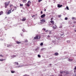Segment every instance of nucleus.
Here are the masks:
<instances>
[{
  "mask_svg": "<svg viewBox=\"0 0 76 76\" xmlns=\"http://www.w3.org/2000/svg\"><path fill=\"white\" fill-rule=\"evenodd\" d=\"M30 4H31V1H29L28 2V3L26 4V5L28 7H29V6H30Z\"/></svg>",
  "mask_w": 76,
  "mask_h": 76,
  "instance_id": "39448f33",
  "label": "nucleus"
},
{
  "mask_svg": "<svg viewBox=\"0 0 76 76\" xmlns=\"http://www.w3.org/2000/svg\"><path fill=\"white\" fill-rule=\"evenodd\" d=\"M60 73H65V72L64 71L63 72H60Z\"/></svg>",
  "mask_w": 76,
  "mask_h": 76,
  "instance_id": "412c9836",
  "label": "nucleus"
},
{
  "mask_svg": "<svg viewBox=\"0 0 76 76\" xmlns=\"http://www.w3.org/2000/svg\"><path fill=\"white\" fill-rule=\"evenodd\" d=\"M44 50H45V48H43L41 49V51H44Z\"/></svg>",
  "mask_w": 76,
  "mask_h": 76,
  "instance_id": "4468645a",
  "label": "nucleus"
},
{
  "mask_svg": "<svg viewBox=\"0 0 76 76\" xmlns=\"http://www.w3.org/2000/svg\"><path fill=\"white\" fill-rule=\"evenodd\" d=\"M50 22L51 23H52V25H54V21L53 20H51L50 21Z\"/></svg>",
  "mask_w": 76,
  "mask_h": 76,
  "instance_id": "6e6552de",
  "label": "nucleus"
},
{
  "mask_svg": "<svg viewBox=\"0 0 76 76\" xmlns=\"http://www.w3.org/2000/svg\"><path fill=\"white\" fill-rule=\"evenodd\" d=\"M0 57H3V56H2V55L1 54L0 55Z\"/></svg>",
  "mask_w": 76,
  "mask_h": 76,
  "instance_id": "f704fd0d",
  "label": "nucleus"
},
{
  "mask_svg": "<svg viewBox=\"0 0 76 76\" xmlns=\"http://www.w3.org/2000/svg\"><path fill=\"white\" fill-rule=\"evenodd\" d=\"M22 31L23 32H25V30H22Z\"/></svg>",
  "mask_w": 76,
  "mask_h": 76,
  "instance_id": "72a5a7b5",
  "label": "nucleus"
},
{
  "mask_svg": "<svg viewBox=\"0 0 76 76\" xmlns=\"http://www.w3.org/2000/svg\"><path fill=\"white\" fill-rule=\"evenodd\" d=\"M15 9H17V7H15Z\"/></svg>",
  "mask_w": 76,
  "mask_h": 76,
  "instance_id": "de8ad7c7",
  "label": "nucleus"
},
{
  "mask_svg": "<svg viewBox=\"0 0 76 76\" xmlns=\"http://www.w3.org/2000/svg\"><path fill=\"white\" fill-rule=\"evenodd\" d=\"M74 23H76V22H74Z\"/></svg>",
  "mask_w": 76,
  "mask_h": 76,
  "instance_id": "3c124183",
  "label": "nucleus"
},
{
  "mask_svg": "<svg viewBox=\"0 0 76 76\" xmlns=\"http://www.w3.org/2000/svg\"><path fill=\"white\" fill-rule=\"evenodd\" d=\"M23 76H27V75H23Z\"/></svg>",
  "mask_w": 76,
  "mask_h": 76,
  "instance_id": "a18cd8bd",
  "label": "nucleus"
},
{
  "mask_svg": "<svg viewBox=\"0 0 76 76\" xmlns=\"http://www.w3.org/2000/svg\"><path fill=\"white\" fill-rule=\"evenodd\" d=\"M10 7H13V5H10Z\"/></svg>",
  "mask_w": 76,
  "mask_h": 76,
  "instance_id": "a211bd4d",
  "label": "nucleus"
},
{
  "mask_svg": "<svg viewBox=\"0 0 76 76\" xmlns=\"http://www.w3.org/2000/svg\"><path fill=\"white\" fill-rule=\"evenodd\" d=\"M43 45V43L42 42L41 43L40 45H41V46H42V45Z\"/></svg>",
  "mask_w": 76,
  "mask_h": 76,
  "instance_id": "5701e85b",
  "label": "nucleus"
},
{
  "mask_svg": "<svg viewBox=\"0 0 76 76\" xmlns=\"http://www.w3.org/2000/svg\"><path fill=\"white\" fill-rule=\"evenodd\" d=\"M45 14H44L41 16V18H45Z\"/></svg>",
  "mask_w": 76,
  "mask_h": 76,
  "instance_id": "423d86ee",
  "label": "nucleus"
},
{
  "mask_svg": "<svg viewBox=\"0 0 76 76\" xmlns=\"http://www.w3.org/2000/svg\"><path fill=\"white\" fill-rule=\"evenodd\" d=\"M75 76H76V75H75Z\"/></svg>",
  "mask_w": 76,
  "mask_h": 76,
  "instance_id": "5fc2aeb1",
  "label": "nucleus"
},
{
  "mask_svg": "<svg viewBox=\"0 0 76 76\" xmlns=\"http://www.w3.org/2000/svg\"><path fill=\"white\" fill-rule=\"evenodd\" d=\"M11 45H8L7 46V47H11Z\"/></svg>",
  "mask_w": 76,
  "mask_h": 76,
  "instance_id": "58836bf2",
  "label": "nucleus"
},
{
  "mask_svg": "<svg viewBox=\"0 0 76 76\" xmlns=\"http://www.w3.org/2000/svg\"><path fill=\"white\" fill-rule=\"evenodd\" d=\"M10 3V1H9L8 2H6L4 3L5 7V8H7V6L9 5V3Z\"/></svg>",
  "mask_w": 76,
  "mask_h": 76,
  "instance_id": "f257e3e1",
  "label": "nucleus"
},
{
  "mask_svg": "<svg viewBox=\"0 0 76 76\" xmlns=\"http://www.w3.org/2000/svg\"><path fill=\"white\" fill-rule=\"evenodd\" d=\"M26 19L25 18H24L22 20V21H23V22H24V21H25L26 20Z\"/></svg>",
  "mask_w": 76,
  "mask_h": 76,
  "instance_id": "9d476101",
  "label": "nucleus"
},
{
  "mask_svg": "<svg viewBox=\"0 0 76 76\" xmlns=\"http://www.w3.org/2000/svg\"><path fill=\"white\" fill-rule=\"evenodd\" d=\"M51 26L52 27V28L53 29H56L57 28V26L56 25H55L54 26L53 25Z\"/></svg>",
  "mask_w": 76,
  "mask_h": 76,
  "instance_id": "7ed1b4c3",
  "label": "nucleus"
},
{
  "mask_svg": "<svg viewBox=\"0 0 76 76\" xmlns=\"http://www.w3.org/2000/svg\"><path fill=\"white\" fill-rule=\"evenodd\" d=\"M75 70H76V66H75Z\"/></svg>",
  "mask_w": 76,
  "mask_h": 76,
  "instance_id": "c03bdc74",
  "label": "nucleus"
},
{
  "mask_svg": "<svg viewBox=\"0 0 76 76\" xmlns=\"http://www.w3.org/2000/svg\"><path fill=\"white\" fill-rule=\"evenodd\" d=\"M41 14H42V13H43V12H42V11H41Z\"/></svg>",
  "mask_w": 76,
  "mask_h": 76,
  "instance_id": "ea45409f",
  "label": "nucleus"
},
{
  "mask_svg": "<svg viewBox=\"0 0 76 76\" xmlns=\"http://www.w3.org/2000/svg\"><path fill=\"white\" fill-rule=\"evenodd\" d=\"M44 11L45 12L46 11V9H45L44 10Z\"/></svg>",
  "mask_w": 76,
  "mask_h": 76,
  "instance_id": "49530a36",
  "label": "nucleus"
},
{
  "mask_svg": "<svg viewBox=\"0 0 76 76\" xmlns=\"http://www.w3.org/2000/svg\"><path fill=\"white\" fill-rule=\"evenodd\" d=\"M28 42V41L27 40H26L25 41V42Z\"/></svg>",
  "mask_w": 76,
  "mask_h": 76,
  "instance_id": "bb28decb",
  "label": "nucleus"
},
{
  "mask_svg": "<svg viewBox=\"0 0 76 76\" xmlns=\"http://www.w3.org/2000/svg\"><path fill=\"white\" fill-rule=\"evenodd\" d=\"M43 30H44V31H45V28H43Z\"/></svg>",
  "mask_w": 76,
  "mask_h": 76,
  "instance_id": "a19ab883",
  "label": "nucleus"
},
{
  "mask_svg": "<svg viewBox=\"0 0 76 76\" xmlns=\"http://www.w3.org/2000/svg\"><path fill=\"white\" fill-rule=\"evenodd\" d=\"M58 18H60V17H61V15H58Z\"/></svg>",
  "mask_w": 76,
  "mask_h": 76,
  "instance_id": "393cba45",
  "label": "nucleus"
},
{
  "mask_svg": "<svg viewBox=\"0 0 76 76\" xmlns=\"http://www.w3.org/2000/svg\"><path fill=\"white\" fill-rule=\"evenodd\" d=\"M75 32H76V30H75Z\"/></svg>",
  "mask_w": 76,
  "mask_h": 76,
  "instance_id": "603ef678",
  "label": "nucleus"
},
{
  "mask_svg": "<svg viewBox=\"0 0 76 76\" xmlns=\"http://www.w3.org/2000/svg\"><path fill=\"white\" fill-rule=\"evenodd\" d=\"M67 19H68V18H67L66 17L65 18V20H67Z\"/></svg>",
  "mask_w": 76,
  "mask_h": 76,
  "instance_id": "cd10ccee",
  "label": "nucleus"
},
{
  "mask_svg": "<svg viewBox=\"0 0 76 76\" xmlns=\"http://www.w3.org/2000/svg\"><path fill=\"white\" fill-rule=\"evenodd\" d=\"M21 36L22 37H23V34H22H22H21Z\"/></svg>",
  "mask_w": 76,
  "mask_h": 76,
  "instance_id": "2f4dec72",
  "label": "nucleus"
},
{
  "mask_svg": "<svg viewBox=\"0 0 76 76\" xmlns=\"http://www.w3.org/2000/svg\"><path fill=\"white\" fill-rule=\"evenodd\" d=\"M54 55L55 56H58V53L56 52L54 53Z\"/></svg>",
  "mask_w": 76,
  "mask_h": 76,
  "instance_id": "ddd939ff",
  "label": "nucleus"
},
{
  "mask_svg": "<svg viewBox=\"0 0 76 76\" xmlns=\"http://www.w3.org/2000/svg\"><path fill=\"white\" fill-rule=\"evenodd\" d=\"M52 25V24H49V26H51V25Z\"/></svg>",
  "mask_w": 76,
  "mask_h": 76,
  "instance_id": "37998d69",
  "label": "nucleus"
},
{
  "mask_svg": "<svg viewBox=\"0 0 76 76\" xmlns=\"http://www.w3.org/2000/svg\"><path fill=\"white\" fill-rule=\"evenodd\" d=\"M47 37H48V38H50V35H48V36Z\"/></svg>",
  "mask_w": 76,
  "mask_h": 76,
  "instance_id": "4c0bfd02",
  "label": "nucleus"
},
{
  "mask_svg": "<svg viewBox=\"0 0 76 76\" xmlns=\"http://www.w3.org/2000/svg\"><path fill=\"white\" fill-rule=\"evenodd\" d=\"M19 67H20V66H19Z\"/></svg>",
  "mask_w": 76,
  "mask_h": 76,
  "instance_id": "6e6d98bb",
  "label": "nucleus"
},
{
  "mask_svg": "<svg viewBox=\"0 0 76 76\" xmlns=\"http://www.w3.org/2000/svg\"><path fill=\"white\" fill-rule=\"evenodd\" d=\"M26 1H27V0H23V2L24 3H26Z\"/></svg>",
  "mask_w": 76,
  "mask_h": 76,
  "instance_id": "f8f14e48",
  "label": "nucleus"
},
{
  "mask_svg": "<svg viewBox=\"0 0 76 76\" xmlns=\"http://www.w3.org/2000/svg\"><path fill=\"white\" fill-rule=\"evenodd\" d=\"M2 14H3V12L2 11H1L0 12V15H2Z\"/></svg>",
  "mask_w": 76,
  "mask_h": 76,
  "instance_id": "6ab92c4d",
  "label": "nucleus"
},
{
  "mask_svg": "<svg viewBox=\"0 0 76 76\" xmlns=\"http://www.w3.org/2000/svg\"><path fill=\"white\" fill-rule=\"evenodd\" d=\"M51 32H52L51 31L49 32L50 34H51V33H52Z\"/></svg>",
  "mask_w": 76,
  "mask_h": 76,
  "instance_id": "473e14b6",
  "label": "nucleus"
},
{
  "mask_svg": "<svg viewBox=\"0 0 76 76\" xmlns=\"http://www.w3.org/2000/svg\"><path fill=\"white\" fill-rule=\"evenodd\" d=\"M37 56L38 57H39V58H40V57H41V56H40L39 55H38Z\"/></svg>",
  "mask_w": 76,
  "mask_h": 76,
  "instance_id": "b1692460",
  "label": "nucleus"
},
{
  "mask_svg": "<svg viewBox=\"0 0 76 76\" xmlns=\"http://www.w3.org/2000/svg\"><path fill=\"white\" fill-rule=\"evenodd\" d=\"M3 60H6V59H0V61H3Z\"/></svg>",
  "mask_w": 76,
  "mask_h": 76,
  "instance_id": "dca6fc26",
  "label": "nucleus"
},
{
  "mask_svg": "<svg viewBox=\"0 0 76 76\" xmlns=\"http://www.w3.org/2000/svg\"><path fill=\"white\" fill-rule=\"evenodd\" d=\"M34 16H35V15H33V16H32V17H34Z\"/></svg>",
  "mask_w": 76,
  "mask_h": 76,
  "instance_id": "8fccbe9b",
  "label": "nucleus"
},
{
  "mask_svg": "<svg viewBox=\"0 0 76 76\" xmlns=\"http://www.w3.org/2000/svg\"><path fill=\"white\" fill-rule=\"evenodd\" d=\"M68 61H73V59H69Z\"/></svg>",
  "mask_w": 76,
  "mask_h": 76,
  "instance_id": "2eb2a0df",
  "label": "nucleus"
},
{
  "mask_svg": "<svg viewBox=\"0 0 76 76\" xmlns=\"http://www.w3.org/2000/svg\"><path fill=\"white\" fill-rule=\"evenodd\" d=\"M50 20H53V17L52 18H51L50 19Z\"/></svg>",
  "mask_w": 76,
  "mask_h": 76,
  "instance_id": "7c9ffc66",
  "label": "nucleus"
},
{
  "mask_svg": "<svg viewBox=\"0 0 76 76\" xmlns=\"http://www.w3.org/2000/svg\"><path fill=\"white\" fill-rule=\"evenodd\" d=\"M59 76H62V75H59Z\"/></svg>",
  "mask_w": 76,
  "mask_h": 76,
  "instance_id": "09e8293b",
  "label": "nucleus"
},
{
  "mask_svg": "<svg viewBox=\"0 0 76 76\" xmlns=\"http://www.w3.org/2000/svg\"><path fill=\"white\" fill-rule=\"evenodd\" d=\"M41 39V37L38 35H37L34 37V39Z\"/></svg>",
  "mask_w": 76,
  "mask_h": 76,
  "instance_id": "f03ea898",
  "label": "nucleus"
},
{
  "mask_svg": "<svg viewBox=\"0 0 76 76\" xmlns=\"http://www.w3.org/2000/svg\"><path fill=\"white\" fill-rule=\"evenodd\" d=\"M40 22H42L44 23V22H45V19H43L42 20H40Z\"/></svg>",
  "mask_w": 76,
  "mask_h": 76,
  "instance_id": "0eeeda50",
  "label": "nucleus"
},
{
  "mask_svg": "<svg viewBox=\"0 0 76 76\" xmlns=\"http://www.w3.org/2000/svg\"><path fill=\"white\" fill-rule=\"evenodd\" d=\"M20 6H23V4H20Z\"/></svg>",
  "mask_w": 76,
  "mask_h": 76,
  "instance_id": "c756f323",
  "label": "nucleus"
},
{
  "mask_svg": "<svg viewBox=\"0 0 76 76\" xmlns=\"http://www.w3.org/2000/svg\"><path fill=\"white\" fill-rule=\"evenodd\" d=\"M72 19H76V17H72Z\"/></svg>",
  "mask_w": 76,
  "mask_h": 76,
  "instance_id": "4be33fe9",
  "label": "nucleus"
},
{
  "mask_svg": "<svg viewBox=\"0 0 76 76\" xmlns=\"http://www.w3.org/2000/svg\"><path fill=\"white\" fill-rule=\"evenodd\" d=\"M48 30H46L45 31V32H48Z\"/></svg>",
  "mask_w": 76,
  "mask_h": 76,
  "instance_id": "c9c22d12",
  "label": "nucleus"
},
{
  "mask_svg": "<svg viewBox=\"0 0 76 76\" xmlns=\"http://www.w3.org/2000/svg\"><path fill=\"white\" fill-rule=\"evenodd\" d=\"M12 8H11V9L10 10H8V12L7 13V15H10V13H12Z\"/></svg>",
  "mask_w": 76,
  "mask_h": 76,
  "instance_id": "20e7f679",
  "label": "nucleus"
},
{
  "mask_svg": "<svg viewBox=\"0 0 76 76\" xmlns=\"http://www.w3.org/2000/svg\"><path fill=\"white\" fill-rule=\"evenodd\" d=\"M42 1V0H39L38 1V2H39V3H40V2H41V1Z\"/></svg>",
  "mask_w": 76,
  "mask_h": 76,
  "instance_id": "c85d7f7f",
  "label": "nucleus"
},
{
  "mask_svg": "<svg viewBox=\"0 0 76 76\" xmlns=\"http://www.w3.org/2000/svg\"><path fill=\"white\" fill-rule=\"evenodd\" d=\"M15 64H16L17 65H19V63L18 62H15Z\"/></svg>",
  "mask_w": 76,
  "mask_h": 76,
  "instance_id": "f3484780",
  "label": "nucleus"
},
{
  "mask_svg": "<svg viewBox=\"0 0 76 76\" xmlns=\"http://www.w3.org/2000/svg\"><path fill=\"white\" fill-rule=\"evenodd\" d=\"M75 26L74 25L73 26V27H74Z\"/></svg>",
  "mask_w": 76,
  "mask_h": 76,
  "instance_id": "864d4df0",
  "label": "nucleus"
},
{
  "mask_svg": "<svg viewBox=\"0 0 76 76\" xmlns=\"http://www.w3.org/2000/svg\"><path fill=\"white\" fill-rule=\"evenodd\" d=\"M62 6H63V5H60L59 4H58V7H59L60 8V7H62Z\"/></svg>",
  "mask_w": 76,
  "mask_h": 76,
  "instance_id": "1a4fd4ad",
  "label": "nucleus"
},
{
  "mask_svg": "<svg viewBox=\"0 0 76 76\" xmlns=\"http://www.w3.org/2000/svg\"><path fill=\"white\" fill-rule=\"evenodd\" d=\"M16 42L17 44H20V43H21V42H20L18 41H16Z\"/></svg>",
  "mask_w": 76,
  "mask_h": 76,
  "instance_id": "9b49d317",
  "label": "nucleus"
},
{
  "mask_svg": "<svg viewBox=\"0 0 76 76\" xmlns=\"http://www.w3.org/2000/svg\"><path fill=\"white\" fill-rule=\"evenodd\" d=\"M69 42H70V41H69V40L67 41V42H68V43H69Z\"/></svg>",
  "mask_w": 76,
  "mask_h": 76,
  "instance_id": "e433bc0d",
  "label": "nucleus"
},
{
  "mask_svg": "<svg viewBox=\"0 0 76 76\" xmlns=\"http://www.w3.org/2000/svg\"><path fill=\"white\" fill-rule=\"evenodd\" d=\"M66 8L67 10H69V7H68V6L66 7Z\"/></svg>",
  "mask_w": 76,
  "mask_h": 76,
  "instance_id": "a878e982",
  "label": "nucleus"
},
{
  "mask_svg": "<svg viewBox=\"0 0 76 76\" xmlns=\"http://www.w3.org/2000/svg\"><path fill=\"white\" fill-rule=\"evenodd\" d=\"M15 10V9H13L12 10V12H13Z\"/></svg>",
  "mask_w": 76,
  "mask_h": 76,
  "instance_id": "79ce46f5",
  "label": "nucleus"
},
{
  "mask_svg": "<svg viewBox=\"0 0 76 76\" xmlns=\"http://www.w3.org/2000/svg\"><path fill=\"white\" fill-rule=\"evenodd\" d=\"M11 72L12 73H15V72L14 71H11Z\"/></svg>",
  "mask_w": 76,
  "mask_h": 76,
  "instance_id": "aec40b11",
  "label": "nucleus"
}]
</instances>
